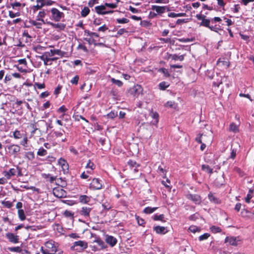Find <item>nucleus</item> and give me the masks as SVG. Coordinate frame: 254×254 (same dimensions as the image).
Instances as JSON below:
<instances>
[{"label": "nucleus", "instance_id": "1", "mask_svg": "<svg viewBox=\"0 0 254 254\" xmlns=\"http://www.w3.org/2000/svg\"><path fill=\"white\" fill-rule=\"evenodd\" d=\"M43 254H63V251L59 249V244L52 240L45 242L40 249Z\"/></svg>", "mask_w": 254, "mask_h": 254}, {"label": "nucleus", "instance_id": "2", "mask_svg": "<svg viewBox=\"0 0 254 254\" xmlns=\"http://www.w3.org/2000/svg\"><path fill=\"white\" fill-rule=\"evenodd\" d=\"M88 247L87 243L84 241H78L73 243L70 247L71 250L75 251L78 252H81L86 249Z\"/></svg>", "mask_w": 254, "mask_h": 254}, {"label": "nucleus", "instance_id": "3", "mask_svg": "<svg viewBox=\"0 0 254 254\" xmlns=\"http://www.w3.org/2000/svg\"><path fill=\"white\" fill-rule=\"evenodd\" d=\"M52 13V18L56 22L61 21L62 18H64V14L63 12H61L57 8H52L51 9Z\"/></svg>", "mask_w": 254, "mask_h": 254}, {"label": "nucleus", "instance_id": "4", "mask_svg": "<svg viewBox=\"0 0 254 254\" xmlns=\"http://www.w3.org/2000/svg\"><path fill=\"white\" fill-rule=\"evenodd\" d=\"M53 193L56 197L58 198H64L66 196V192L60 187L54 188Z\"/></svg>", "mask_w": 254, "mask_h": 254}, {"label": "nucleus", "instance_id": "5", "mask_svg": "<svg viewBox=\"0 0 254 254\" xmlns=\"http://www.w3.org/2000/svg\"><path fill=\"white\" fill-rule=\"evenodd\" d=\"M89 187L93 190L101 189L103 187L102 181L99 179L94 178L90 184Z\"/></svg>", "mask_w": 254, "mask_h": 254}, {"label": "nucleus", "instance_id": "6", "mask_svg": "<svg viewBox=\"0 0 254 254\" xmlns=\"http://www.w3.org/2000/svg\"><path fill=\"white\" fill-rule=\"evenodd\" d=\"M58 164L60 165L64 174L68 173L69 170V166L67 161L63 158H60L58 160Z\"/></svg>", "mask_w": 254, "mask_h": 254}, {"label": "nucleus", "instance_id": "7", "mask_svg": "<svg viewBox=\"0 0 254 254\" xmlns=\"http://www.w3.org/2000/svg\"><path fill=\"white\" fill-rule=\"evenodd\" d=\"M129 93L134 95H139L143 94V89L139 85H136L129 89Z\"/></svg>", "mask_w": 254, "mask_h": 254}, {"label": "nucleus", "instance_id": "8", "mask_svg": "<svg viewBox=\"0 0 254 254\" xmlns=\"http://www.w3.org/2000/svg\"><path fill=\"white\" fill-rule=\"evenodd\" d=\"M91 210L92 208L90 207L83 206L79 211V214L85 218H89L90 217V214Z\"/></svg>", "mask_w": 254, "mask_h": 254}, {"label": "nucleus", "instance_id": "9", "mask_svg": "<svg viewBox=\"0 0 254 254\" xmlns=\"http://www.w3.org/2000/svg\"><path fill=\"white\" fill-rule=\"evenodd\" d=\"M5 237L8 241L13 244H17L19 242V236L12 233H7L5 234Z\"/></svg>", "mask_w": 254, "mask_h": 254}, {"label": "nucleus", "instance_id": "10", "mask_svg": "<svg viewBox=\"0 0 254 254\" xmlns=\"http://www.w3.org/2000/svg\"><path fill=\"white\" fill-rule=\"evenodd\" d=\"M187 198L190 199L196 204H199L201 203V199L200 196L198 194H188L187 195Z\"/></svg>", "mask_w": 254, "mask_h": 254}, {"label": "nucleus", "instance_id": "11", "mask_svg": "<svg viewBox=\"0 0 254 254\" xmlns=\"http://www.w3.org/2000/svg\"><path fill=\"white\" fill-rule=\"evenodd\" d=\"M17 173V169L16 168H11L8 171H3V174L6 179H10L12 176H15Z\"/></svg>", "mask_w": 254, "mask_h": 254}, {"label": "nucleus", "instance_id": "12", "mask_svg": "<svg viewBox=\"0 0 254 254\" xmlns=\"http://www.w3.org/2000/svg\"><path fill=\"white\" fill-rule=\"evenodd\" d=\"M91 196H88L86 195H80L78 196V201L82 204L88 203L91 201Z\"/></svg>", "mask_w": 254, "mask_h": 254}, {"label": "nucleus", "instance_id": "13", "mask_svg": "<svg viewBox=\"0 0 254 254\" xmlns=\"http://www.w3.org/2000/svg\"><path fill=\"white\" fill-rule=\"evenodd\" d=\"M95 9L96 12L99 14H107L106 6L105 4L97 6L95 7Z\"/></svg>", "mask_w": 254, "mask_h": 254}, {"label": "nucleus", "instance_id": "14", "mask_svg": "<svg viewBox=\"0 0 254 254\" xmlns=\"http://www.w3.org/2000/svg\"><path fill=\"white\" fill-rule=\"evenodd\" d=\"M9 152L11 154H15L18 153L20 150V147L17 145H11L8 147Z\"/></svg>", "mask_w": 254, "mask_h": 254}, {"label": "nucleus", "instance_id": "15", "mask_svg": "<svg viewBox=\"0 0 254 254\" xmlns=\"http://www.w3.org/2000/svg\"><path fill=\"white\" fill-rule=\"evenodd\" d=\"M106 242L109 244L111 247H113L116 245L117 243V240L113 236H107L106 238Z\"/></svg>", "mask_w": 254, "mask_h": 254}, {"label": "nucleus", "instance_id": "16", "mask_svg": "<svg viewBox=\"0 0 254 254\" xmlns=\"http://www.w3.org/2000/svg\"><path fill=\"white\" fill-rule=\"evenodd\" d=\"M47 24L51 25L54 28L58 29L60 30H64L65 27V25L61 23H54L51 22H47Z\"/></svg>", "mask_w": 254, "mask_h": 254}, {"label": "nucleus", "instance_id": "17", "mask_svg": "<svg viewBox=\"0 0 254 254\" xmlns=\"http://www.w3.org/2000/svg\"><path fill=\"white\" fill-rule=\"evenodd\" d=\"M153 230L158 234H165L167 232L166 228L163 226H155L153 227Z\"/></svg>", "mask_w": 254, "mask_h": 254}, {"label": "nucleus", "instance_id": "18", "mask_svg": "<svg viewBox=\"0 0 254 254\" xmlns=\"http://www.w3.org/2000/svg\"><path fill=\"white\" fill-rule=\"evenodd\" d=\"M166 6H158V5H152L151 9L155 10L158 13L162 14L165 12Z\"/></svg>", "mask_w": 254, "mask_h": 254}, {"label": "nucleus", "instance_id": "19", "mask_svg": "<svg viewBox=\"0 0 254 254\" xmlns=\"http://www.w3.org/2000/svg\"><path fill=\"white\" fill-rule=\"evenodd\" d=\"M226 243H228L230 245L236 246L238 245V240L234 237H227L225 240Z\"/></svg>", "mask_w": 254, "mask_h": 254}, {"label": "nucleus", "instance_id": "20", "mask_svg": "<svg viewBox=\"0 0 254 254\" xmlns=\"http://www.w3.org/2000/svg\"><path fill=\"white\" fill-rule=\"evenodd\" d=\"M46 15V11L45 10L43 9V10L39 11V12L37 16L36 20L38 21H42V22L44 24L47 23V22H48V21H45L43 19V18Z\"/></svg>", "mask_w": 254, "mask_h": 254}, {"label": "nucleus", "instance_id": "21", "mask_svg": "<svg viewBox=\"0 0 254 254\" xmlns=\"http://www.w3.org/2000/svg\"><path fill=\"white\" fill-rule=\"evenodd\" d=\"M93 242L96 243L100 250L105 249L107 246L103 241H102L99 237H96L95 239L93 241Z\"/></svg>", "mask_w": 254, "mask_h": 254}, {"label": "nucleus", "instance_id": "22", "mask_svg": "<svg viewBox=\"0 0 254 254\" xmlns=\"http://www.w3.org/2000/svg\"><path fill=\"white\" fill-rule=\"evenodd\" d=\"M149 116L155 120L154 122H153V125H156L159 122V114L156 112H153L152 110L150 112Z\"/></svg>", "mask_w": 254, "mask_h": 254}, {"label": "nucleus", "instance_id": "23", "mask_svg": "<svg viewBox=\"0 0 254 254\" xmlns=\"http://www.w3.org/2000/svg\"><path fill=\"white\" fill-rule=\"evenodd\" d=\"M208 197L210 202L215 204H219L221 202L219 199L215 197L214 194L211 192L208 194Z\"/></svg>", "mask_w": 254, "mask_h": 254}, {"label": "nucleus", "instance_id": "24", "mask_svg": "<svg viewBox=\"0 0 254 254\" xmlns=\"http://www.w3.org/2000/svg\"><path fill=\"white\" fill-rule=\"evenodd\" d=\"M36 2L37 3V5L33 6V10L34 11L41 9L44 6L43 4L44 0H36Z\"/></svg>", "mask_w": 254, "mask_h": 254}, {"label": "nucleus", "instance_id": "25", "mask_svg": "<svg viewBox=\"0 0 254 254\" xmlns=\"http://www.w3.org/2000/svg\"><path fill=\"white\" fill-rule=\"evenodd\" d=\"M201 169L202 171L208 173L210 175L213 173V169L211 168L208 165H202Z\"/></svg>", "mask_w": 254, "mask_h": 254}, {"label": "nucleus", "instance_id": "26", "mask_svg": "<svg viewBox=\"0 0 254 254\" xmlns=\"http://www.w3.org/2000/svg\"><path fill=\"white\" fill-rule=\"evenodd\" d=\"M229 131L233 132H237L239 131V126L235 123H232L230 125Z\"/></svg>", "mask_w": 254, "mask_h": 254}, {"label": "nucleus", "instance_id": "27", "mask_svg": "<svg viewBox=\"0 0 254 254\" xmlns=\"http://www.w3.org/2000/svg\"><path fill=\"white\" fill-rule=\"evenodd\" d=\"M169 58H171L174 61L179 60L180 61H182L184 59V57L183 55L178 56L176 54H174L170 55Z\"/></svg>", "mask_w": 254, "mask_h": 254}, {"label": "nucleus", "instance_id": "28", "mask_svg": "<svg viewBox=\"0 0 254 254\" xmlns=\"http://www.w3.org/2000/svg\"><path fill=\"white\" fill-rule=\"evenodd\" d=\"M31 24L34 26H35L37 28L41 29L42 28V25L44 24L42 21H39L37 20H32L30 22Z\"/></svg>", "mask_w": 254, "mask_h": 254}, {"label": "nucleus", "instance_id": "29", "mask_svg": "<svg viewBox=\"0 0 254 254\" xmlns=\"http://www.w3.org/2000/svg\"><path fill=\"white\" fill-rule=\"evenodd\" d=\"M153 219L155 221H161L162 222H165V220H164V214L158 215L157 214H155L153 216Z\"/></svg>", "mask_w": 254, "mask_h": 254}, {"label": "nucleus", "instance_id": "30", "mask_svg": "<svg viewBox=\"0 0 254 254\" xmlns=\"http://www.w3.org/2000/svg\"><path fill=\"white\" fill-rule=\"evenodd\" d=\"M61 51L60 50H51L50 52H46V54H48L49 56H53L55 55H61Z\"/></svg>", "mask_w": 254, "mask_h": 254}, {"label": "nucleus", "instance_id": "31", "mask_svg": "<svg viewBox=\"0 0 254 254\" xmlns=\"http://www.w3.org/2000/svg\"><path fill=\"white\" fill-rule=\"evenodd\" d=\"M158 207H146L143 210V212L146 214H150L154 212Z\"/></svg>", "mask_w": 254, "mask_h": 254}, {"label": "nucleus", "instance_id": "32", "mask_svg": "<svg viewBox=\"0 0 254 254\" xmlns=\"http://www.w3.org/2000/svg\"><path fill=\"white\" fill-rule=\"evenodd\" d=\"M18 215L21 221H23L26 219L25 213L23 209H19L18 210Z\"/></svg>", "mask_w": 254, "mask_h": 254}, {"label": "nucleus", "instance_id": "33", "mask_svg": "<svg viewBox=\"0 0 254 254\" xmlns=\"http://www.w3.org/2000/svg\"><path fill=\"white\" fill-rule=\"evenodd\" d=\"M89 8L87 6H85L81 11V15L82 17H85L89 13Z\"/></svg>", "mask_w": 254, "mask_h": 254}, {"label": "nucleus", "instance_id": "34", "mask_svg": "<svg viewBox=\"0 0 254 254\" xmlns=\"http://www.w3.org/2000/svg\"><path fill=\"white\" fill-rule=\"evenodd\" d=\"M118 116V112L115 111H112L109 113L107 114L106 117L111 119H114Z\"/></svg>", "mask_w": 254, "mask_h": 254}, {"label": "nucleus", "instance_id": "35", "mask_svg": "<svg viewBox=\"0 0 254 254\" xmlns=\"http://www.w3.org/2000/svg\"><path fill=\"white\" fill-rule=\"evenodd\" d=\"M47 154V151L43 147H40L37 151V155L40 156H44Z\"/></svg>", "mask_w": 254, "mask_h": 254}, {"label": "nucleus", "instance_id": "36", "mask_svg": "<svg viewBox=\"0 0 254 254\" xmlns=\"http://www.w3.org/2000/svg\"><path fill=\"white\" fill-rule=\"evenodd\" d=\"M49 56L48 54H46V52L45 54L40 57V59L44 61L45 64H48V62L51 61V59L48 58Z\"/></svg>", "mask_w": 254, "mask_h": 254}, {"label": "nucleus", "instance_id": "37", "mask_svg": "<svg viewBox=\"0 0 254 254\" xmlns=\"http://www.w3.org/2000/svg\"><path fill=\"white\" fill-rule=\"evenodd\" d=\"M111 81L113 84L117 85L118 87H121L123 85V82L120 80L112 78Z\"/></svg>", "mask_w": 254, "mask_h": 254}, {"label": "nucleus", "instance_id": "38", "mask_svg": "<svg viewBox=\"0 0 254 254\" xmlns=\"http://www.w3.org/2000/svg\"><path fill=\"white\" fill-rule=\"evenodd\" d=\"M209 24L210 20L208 19H204L202 21H201L199 25L208 28L210 26Z\"/></svg>", "mask_w": 254, "mask_h": 254}, {"label": "nucleus", "instance_id": "39", "mask_svg": "<svg viewBox=\"0 0 254 254\" xmlns=\"http://www.w3.org/2000/svg\"><path fill=\"white\" fill-rule=\"evenodd\" d=\"M241 215L244 217L247 216L249 218H251L252 217V215H254V213H252L251 212L246 210H244L241 212Z\"/></svg>", "mask_w": 254, "mask_h": 254}, {"label": "nucleus", "instance_id": "40", "mask_svg": "<svg viewBox=\"0 0 254 254\" xmlns=\"http://www.w3.org/2000/svg\"><path fill=\"white\" fill-rule=\"evenodd\" d=\"M222 84V80L221 79L220 81H217V82H213V85L215 86V94H218L219 93L217 92V90H218V88L219 87V86L220 84Z\"/></svg>", "mask_w": 254, "mask_h": 254}, {"label": "nucleus", "instance_id": "41", "mask_svg": "<svg viewBox=\"0 0 254 254\" xmlns=\"http://www.w3.org/2000/svg\"><path fill=\"white\" fill-rule=\"evenodd\" d=\"M8 250L12 252L20 253L21 252V249L19 247H9Z\"/></svg>", "mask_w": 254, "mask_h": 254}, {"label": "nucleus", "instance_id": "42", "mask_svg": "<svg viewBox=\"0 0 254 254\" xmlns=\"http://www.w3.org/2000/svg\"><path fill=\"white\" fill-rule=\"evenodd\" d=\"M158 71L162 72L165 77H170V74L168 70L165 68H161L158 70Z\"/></svg>", "mask_w": 254, "mask_h": 254}, {"label": "nucleus", "instance_id": "43", "mask_svg": "<svg viewBox=\"0 0 254 254\" xmlns=\"http://www.w3.org/2000/svg\"><path fill=\"white\" fill-rule=\"evenodd\" d=\"M140 25L144 27H148L151 25V23L147 20H142L140 21Z\"/></svg>", "mask_w": 254, "mask_h": 254}, {"label": "nucleus", "instance_id": "44", "mask_svg": "<svg viewBox=\"0 0 254 254\" xmlns=\"http://www.w3.org/2000/svg\"><path fill=\"white\" fill-rule=\"evenodd\" d=\"M210 230L212 233H216L221 231V229L219 227L212 226L210 227Z\"/></svg>", "mask_w": 254, "mask_h": 254}, {"label": "nucleus", "instance_id": "45", "mask_svg": "<svg viewBox=\"0 0 254 254\" xmlns=\"http://www.w3.org/2000/svg\"><path fill=\"white\" fill-rule=\"evenodd\" d=\"M2 204L5 207L10 208L13 206V203L10 201H2L1 202Z\"/></svg>", "mask_w": 254, "mask_h": 254}, {"label": "nucleus", "instance_id": "46", "mask_svg": "<svg viewBox=\"0 0 254 254\" xmlns=\"http://www.w3.org/2000/svg\"><path fill=\"white\" fill-rule=\"evenodd\" d=\"M169 84H168V83L167 82H166L165 81H163L161 83H160L159 86V87L160 88V89L161 90H165L166 89V88L167 87H168L169 86Z\"/></svg>", "mask_w": 254, "mask_h": 254}, {"label": "nucleus", "instance_id": "47", "mask_svg": "<svg viewBox=\"0 0 254 254\" xmlns=\"http://www.w3.org/2000/svg\"><path fill=\"white\" fill-rule=\"evenodd\" d=\"M64 214L66 217H69L71 219L73 218L74 214L70 211H68V210H66L64 211Z\"/></svg>", "mask_w": 254, "mask_h": 254}, {"label": "nucleus", "instance_id": "48", "mask_svg": "<svg viewBox=\"0 0 254 254\" xmlns=\"http://www.w3.org/2000/svg\"><path fill=\"white\" fill-rule=\"evenodd\" d=\"M189 230L191 232L195 233L197 231H199L200 228L195 226H190L189 228Z\"/></svg>", "mask_w": 254, "mask_h": 254}, {"label": "nucleus", "instance_id": "49", "mask_svg": "<svg viewBox=\"0 0 254 254\" xmlns=\"http://www.w3.org/2000/svg\"><path fill=\"white\" fill-rule=\"evenodd\" d=\"M56 158L53 156H48L46 159L44 160L47 161L48 163H52L56 161Z\"/></svg>", "mask_w": 254, "mask_h": 254}, {"label": "nucleus", "instance_id": "50", "mask_svg": "<svg viewBox=\"0 0 254 254\" xmlns=\"http://www.w3.org/2000/svg\"><path fill=\"white\" fill-rule=\"evenodd\" d=\"M117 22L120 24L127 23L129 22V20L126 18H118L117 19Z\"/></svg>", "mask_w": 254, "mask_h": 254}, {"label": "nucleus", "instance_id": "51", "mask_svg": "<svg viewBox=\"0 0 254 254\" xmlns=\"http://www.w3.org/2000/svg\"><path fill=\"white\" fill-rule=\"evenodd\" d=\"M210 236V234L209 233H204V234L200 236L198 238V240L200 241H202L205 240H206Z\"/></svg>", "mask_w": 254, "mask_h": 254}, {"label": "nucleus", "instance_id": "52", "mask_svg": "<svg viewBox=\"0 0 254 254\" xmlns=\"http://www.w3.org/2000/svg\"><path fill=\"white\" fill-rule=\"evenodd\" d=\"M85 34H86L87 35L89 36L99 37V34H98L97 33H95V32H90L88 30H85Z\"/></svg>", "mask_w": 254, "mask_h": 254}, {"label": "nucleus", "instance_id": "53", "mask_svg": "<svg viewBox=\"0 0 254 254\" xmlns=\"http://www.w3.org/2000/svg\"><path fill=\"white\" fill-rule=\"evenodd\" d=\"M86 168H90L91 170H93L95 169V165L94 164L91 162L90 160L88 161V163L86 166Z\"/></svg>", "mask_w": 254, "mask_h": 254}, {"label": "nucleus", "instance_id": "54", "mask_svg": "<svg viewBox=\"0 0 254 254\" xmlns=\"http://www.w3.org/2000/svg\"><path fill=\"white\" fill-rule=\"evenodd\" d=\"M127 163L131 167H138L139 166L135 161L131 160H129Z\"/></svg>", "mask_w": 254, "mask_h": 254}, {"label": "nucleus", "instance_id": "55", "mask_svg": "<svg viewBox=\"0 0 254 254\" xmlns=\"http://www.w3.org/2000/svg\"><path fill=\"white\" fill-rule=\"evenodd\" d=\"M204 136L203 134L199 133L198 134L197 136L195 137V141L199 143H202V136Z\"/></svg>", "mask_w": 254, "mask_h": 254}, {"label": "nucleus", "instance_id": "56", "mask_svg": "<svg viewBox=\"0 0 254 254\" xmlns=\"http://www.w3.org/2000/svg\"><path fill=\"white\" fill-rule=\"evenodd\" d=\"M26 156L29 160H32L35 157L34 154L33 152H27L26 153Z\"/></svg>", "mask_w": 254, "mask_h": 254}, {"label": "nucleus", "instance_id": "57", "mask_svg": "<svg viewBox=\"0 0 254 254\" xmlns=\"http://www.w3.org/2000/svg\"><path fill=\"white\" fill-rule=\"evenodd\" d=\"M13 135L15 139H19L21 137V134L20 131L18 130H15V131H14Z\"/></svg>", "mask_w": 254, "mask_h": 254}, {"label": "nucleus", "instance_id": "58", "mask_svg": "<svg viewBox=\"0 0 254 254\" xmlns=\"http://www.w3.org/2000/svg\"><path fill=\"white\" fill-rule=\"evenodd\" d=\"M8 14L10 18H13L16 16H19L20 13L19 12L14 13L12 11H9Z\"/></svg>", "mask_w": 254, "mask_h": 254}, {"label": "nucleus", "instance_id": "59", "mask_svg": "<svg viewBox=\"0 0 254 254\" xmlns=\"http://www.w3.org/2000/svg\"><path fill=\"white\" fill-rule=\"evenodd\" d=\"M166 106L167 107H169L172 108H175L176 107V104L174 102H173V101H168L166 103Z\"/></svg>", "mask_w": 254, "mask_h": 254}, {"label": "nucleus", "instance_id": "60", "mask_svg": "<svg viewBox=\"0 0 254 254\" xmlns=\"http://www.w3.org/2000/svg\"><path fill=\"white\" fill-rule=\"evenodd\" d=\"M199 214L197 213L193 214L189 217V220L195 221L198 218Z\"/></svg>", "mask_w": 254, "mask_h": 254}, {"label": "nucleus", "instance_id": "61", "mask_svg": "<svg viewBox=\"0 0 254 254\" xmlns=\"http://www.w3.org/2000/svg\"><path fill=\"white\" fill-rule=\"evenodd\" d=\"M108 29V27L105 24H104L98 29V31L100 32H105Z\"/></svg>", "mask_w": 254, "mask_h": 254}, {"label": "nucleus", "instance_id": "62", "mask_svg": "<svg viewBox=\"0 0 254 254\" xmlns=\"http://www.w3.org/2000/svg\"><path fill=\"white\" fill-rule=\"evenodd\" d=\"M79 80V77L77 75L75 76L70 81L73 84H77Z\"/></svg>", "mask_w": 254, "mask_h": 254}, {"label": "nucleus", "instance_id": "63", "mask_svg": "<svg viewBox=\"0 0 254 254\" xmlns=\"http://www.w3.org/2000/svg\"><path fill=\"white\" fill-rule=\"evenodd\" d=\"M12 8H15L16 7H20L21 5V3L19 2H15L10 4Z\"/></svg>", "mask_w": 254, "mask_h": 254}, {"label": "nucleus", "instance_id": "64", "mask_svg": "<svg viewBox=\"0 0 254 254\" xmlns=\"http://www.w3.org/2000/svg\"><path fill=\"white\" fill-rule=\"evenodd\" d=\"M66 111L67 109L64 105L60 107L58 110V112L59 113H64Z\"/></svg>", "mask_w": 254, "mask_h": 254}]
</instances>
